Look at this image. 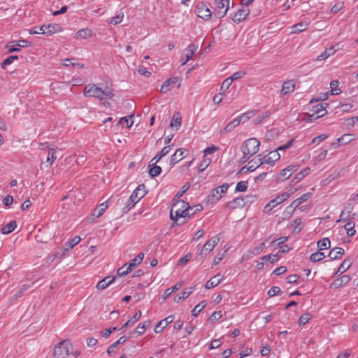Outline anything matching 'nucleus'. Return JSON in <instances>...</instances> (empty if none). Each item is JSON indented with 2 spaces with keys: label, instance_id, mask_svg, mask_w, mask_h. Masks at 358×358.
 <instances>
[{
  "label": "nucleus",
  "instance_id": "f257e3e1",
  "mask_svg": "<svg viewBox=\"0 0 358 358\" xmlns=\"http://www.w3.org/2000/svg\"><path fill=\"white\" fill-rule=\"evenodd\" d=\"M111 90L106 89L105 90L97 87L96 85H87L85 87L84 96L86 97H95L99 100L111 99L113 96Z\"/></svg>",
  "mask_w": 358,
  "mask_h": 358
},
{
  "label": "nucleus",
  "instance_id": "f03ea898",
  "mask_svg": "<svg viewBox=\"0 0 358 358\" xmlns=\"http://www.w3.org/2000/svg\"><path fill=\"white\" fill-rule=\"evenodd\" d=\"M145 185L143 184L139 185L136 189L131 193L130 197L127 199L125 206L122 208V213H127L135 204L137 203L145 195Z\"/></svg>",
  "mask_w": 358,
  "mask_h": 358
},
{
  "label": "nucleus",
  "instance_id": "7ed1b4c3",
  "mask_svg": "<svg viewBox=\"0 0 358 358\" xmlns=\"http://www.w3.org/2000/svg\"><path fill=\"white\" fill-rule=\"evenodd\" d=\"M260 143L255 138H250L245 140L241 146V150L243 154L252 157L258 152Z\"/></svg>",
  "mask_w": 358,
  "mask_h": 358
},
{
  "label": "nucleus",
  "instance_id": "20e7f679",
  "mask_svg": "<svg viewBox=\"0 0 358 358\" xmlns=\"http://www.w3.org/2000/svg\"><path fill=\"white\" fill-rule=\"evenodd\" d=\"M186 206H188V203L185 202L183 200H178L174 203L171 208L170 218L178 222L181 217L185 216V211L187 208H185Z\"/></svg>",
  "mask_w": 358,
  "mask_h": 358
},
{
  "label": "nucleus",
  "instance_id": "39448f33",
  "mask_svg": "<svg viewBox=\"0 0 358 358\" xmlns=\"http://www.w3.org/2000/svg\"><path fill=\"white\" fill-rule=\"evenodd\" d=\"M72 344L69 340L59 342L54 348L53 356L55 358H66L69 355L70 348Z\"/></svg>",
  "mask_w": 358,
  "mask_h": 358
},
{
  "label": "nucleus",
  "instance_id": "423d86ee",
  "mask_svg": "<svg viewBox=\"0 0 358 358\" xmlns=\"http://www.w3.org/2000/svg\"><path fill=\"white\" fill-rule=\"evenodd\" d=\"M229 3L230 0H216L215 15L218 18L223 17L227 13Z\"/></svg>",
  "mask_w": 358,
  "mask_h": 358
},
{
  "label": "nucleus",
  "instance_id": "0eeeda50",
  "mask_svg": "<svg viewBox=\"0 0 358 358\" xmlns=\"http://www.w3.org/2000/svg\"><path fill=\"white\" fill-rule=\"evenodd\" d=\"M299 169V165L297 164H290L285 169H282L277 176L276 181L278 182L284 181L285 180L289 178L291 175L296 171Z\"/></svg>",
  "mask_w": 358,
  "mask_h": 358
},
{
  "label": "nucleus",
  "instance_id": "6e6552de",
  "mask_svg": "<svg viewBox=\"0 0 358 358\" xmlns=\"http://www.w3.org/2000/svg\"><path fill=\"white\" fill-rule=\"evenodd\" d=\"M219 241H220L219 234L213 237L211 239H210L208 242H206L204 244L202 249L201 250L199 255L201 256V255H203V254H204L205 255H208L210 252H211L214 249V248L218 243Z\"/></svg>",
  "mask_w": 358,
  "mask_h": 358
},
{
  "label": "nucleus",
  "instance_id": "1a4fd4ad",
  "mask_svg": "<svg viewBox=\"0 0 358 358\" xmlns=\"http://www.w3.org/2000/svg\"><path fill=\"white\" fill-rule=\"evenodd\" d=\"M189 155V150L185 148L178 149L173 155H171L170 164L173 166L176 163L181 161Z\"/></svg>",
  "mask_w": 358,
  "mask_h": 358
},
{
  "label": "nucleus",
  "instance_id": "9d476101",
  "mask_svg": "<svg viewBox=\"0 0 358 358\" xmlns=\"http://www.w3.org/2000/svg\"><path fill=\"white\" fill-rule=\"evenodd\" d=\"M196 15L205 20H208L211 17V11L210 9L203 3L198 4L195 9Z\"/></svg>",
  "mask_w": 358,
  "mask_h": 358
},
{
  "label": "nucleus",
  "instance_id": "9b49d317",
  "mask_svg": "<svg viewBox=\"0 0 358 358\" xmlns=\"http://www.w3.org/2000/svg\"><path fill=\"white\" fill-rule=\"evenodd\" d=\"M61 27L58 24H50L48 25H43L39 27V30L41 31L43 34L51 36L57 32L60 31Z\"/></svg>",
  "mask_w": 358,
  "mask_h": 358
},
{
  "label": "nucleus",
  "instance_id": "f8f14e48",
  "mask_svg": "<svg viewBox=\"0 0 358 358\" xmlns=\"http://www.w3.org/2000/svg\"><path fill=\"white\" fill-rule=\"evenodd\" d=\"M311 196L310 192H307L302 194L299 198L293 201L292 203L287 207L288 213H292L301 203L306 201Z\"/></svg>",
  "mask_w": 358,
  "mask_h": 358
},
{
  "label": "nucleus",
  "instance_id": "ddd939ff",
  "mask_svg": "<svg viewBox=\"0 0 358 358\" xmlns=\"http://www.w3.org/2000/svg\"><path fill=\"white\" fill-rule=\"evenodd\" d=\"M261 155H259L257 157L253 158L250 160L247 166H243L241 171H243L245 169L247 171L252 172L256 170L262 164H263L262 159L260 157Z\"/></svg>",
  "mask_w": 358,
  "mask_h": 358
},
{
  "label": "nucleus",
  "instance_id": "4468645a",
  "mask_svg": "<svg viewBox=\"0 0 358 358\" xmlns=\"http://www.w3.org/2000/svg\"><path fill=\"white\" fill-rule=\"evenodd\" d=\"M280 155L278 152L273 150L271 151L268 155H264L262 159L263 164L273 166L274 164L280 159Z\"/></svg>",
  "mask_w": 358,
  "mask_h": 358
},
{
  "label": "nucleus",
  "instance_id": "2eb2a0df",
  "mask_svg": "<svg viewBox=\"0 0 358 358\" xmlns=\"http://www.w3.org/2000/svg\"><path fill=\"white\" fill-rule=\"evenodd\" d=\"M249 15V10L247 8H240L234 15L232 16L231 20L234 22L238 24L245 20Z\"/></svg>",
  "mask_w": 358,
  "mask_h": 358
},
{
  "label": "nucleus",
  "instance_id": "dca6fc26",
  "mask_svg": "<svg viewBox=\"0 0 358 358\" xmlns=\"http://www.w3.org/2000/svg\"><path fill=\"white\" fill-rule=\"evenodd\" d=\"M350 279L351 278L348 275H342L341 277L334 280L331 284L330 287L334 289L341 287L342 286L347 285L350 282Z\"/></svg>",
  "mask_w": 358,
  "mask_h": 358
},
{
  "label": "nucleus",
  "instance_id": "f3484780",
  "mask_svg": "<svg viewBox=\"0 0 358 358\" xmlns=\"http://www.w3.org/2000/svg\"><path fill=\"white\" fill-rule=\"evenodd\" d=\"M174 315H169L165 319L159 321L155 327V333H159L163 329L166 328L169 324H171L174 320Z\"/></svg>",
  "mask_w": 358,
  "mask_h": 358
},
{
  "label": "nucleus",
  "instance_id": "a211bd4d",
  "mask_svg": "<svg viewBox=\"0 0 358 358\" xmlns=\"http://www.w3.org/2000/svg\"><path fill=\"white\" fill-rule=\"evenodd\" d=\"M179 83V79L177 77H172L167 79L161 87V92L163 94H166L169 91L171 90L170 86L171 85H175Z\"/></svg>",
  "mask_w": 358,
  "mask_h": 358
},
{
  "label": "nucleus",
  "instance_id": "6ab92c4d",
  "mask_svg": "<svg viewBox=\"0 0 358 358\" xmlns=\"http://www.w3.org/2000/svg\"><path fill=\"white\" fill-rule=\"evenodd\" d=\"M171 149V145H168L164 147L160 152H159L151 160L150 163H152V165L156 164L164 156H166L167 154L169 153L170 150Z\"/></svg>",
  "mask_w": 358,
  "mask_h": 358
},
{
  "label": "nucleus",
  "instance_id": "aec40b11",
  "mask_svg": "<svg viewBox=\"0 0 358 358\" xmlns=\"http://www.w3.org/2000/svg\"><path fill=\"white\" fill-rule=\"evenodd\" d=\"M115 278H116L115 276H113V277H110V276L105 277L104 278H103L101 280H100L97 283V285H96L97 289H106L108 286H109L110 284H112L115 281Z\"/></svg>",
  "mask_w": 358,
  "mask_h": 358
},
{
  "label": "nucleus",
  "instance_id": "412c9836",
  "mask_svg": "<svg viewBox=\"0 0 358 358\" xmlns=\"http://www.w3.org/2000/svg\"><path fill=\"white\" fill-rule=\"evenodd\" d=\"M294 89H295V85H294L293 80L285 81L282 84L281 94L282 95L290 94L294 91Z\"/></svg>",
  "mask_w": 358,
  "mask_h": 358
},
{
  "label": "nucleus",
  "instance_id": "4be33fe9",
  "mask_svg": "<svg viewBox=\"0 0 358 358\" xmlns=\"http://www.w3.org/2000/svg\"><path fill=\"white\" fill-rule=\"evenodd\" d=\"M141 311H137L134 316H132L127 321V322L120 329V330H124L127 327L134 325L141 317Z\"/></svg>",
  "mask_w": 358,
  "mask_h": 358
},
{
  "label": "nucleus",
  "instance_id": "5701e85b",
  "mask_svg": "<svg viewBox=\"0 0 358 358\" xmlns=\"http://www.w3.org/2000/svg\"><path fill=\"white\" fill-rule=\"evenodd\" d=\"M221 198V195H220V191L218 189L215 188L212 190L211 193L208 196L206 199L207 203H215Z\"/></svg>",
  "mask_w": 358,
  "mask_h": 358
},
{
  "label": "nucleus",
  "instance_id": "b1692460",
  "mask_svg": "<svg viewBox=\"0 0 358 358\" xmlns=\"http://www.w3.org/2000/svg\"><path fill=\"white\" fill-rule=\"evenodd\" d=\"M344 254V250L340 247H336L330 250L329 257L331 260H335L340 258Z\"/></svg>",
  "mask_w": 358,
  "mask_h": 358
},
{
  "label": "nucleus",
  "instance_id": "393cba45",
  "mask_svg": "<svg viewBox=\"0 0 358 358\" xmlns=\"http://www.w3.org/2000/svg\"><path fill=\"white\" fill-rule=\"evenodd\" d=\"M310 169L309 167H306L297 173L294 178L292 180V182L294 184H296L300 180H301L305 176L310 173Z\"/></svg>",
  "mask_w": 358,
  "mask_h": 358
},
{
  "label": "nucleus",
  "instance_id": "a878e982",
  "mask_svg": "<svg viewBox=\"0 0 358 358\" xmlns=\"http://www.w3.org/2000/svg\"><path fill=\"white\" fill-rule=\"evenodd\" d=\"M144 257V254L142 252H140L135 258L131 260V262L128 264V269L129 271H132L134 268L139 265Z\"/></svg>",
  "mask_w": 358,
  "mask_h": 358
},
{
  "label": "nucleus",
  "instance_id": "bb28decb",
  "mask_svg": "<svg viewBox=\"0 0 358 358\" xmlns=\"http://www.w3.org/2000/svg\"><path fill=\"white\" fill-rule=\"evenodd\" d=\"M81 238L79 236H75L73 238H71L67 242H66L63 246L64 251H68L73 248L75 245H76L80 241Z\"/></svg>",
  "mask_w": 358,
  "mask_h": 358
},
{
  "label": "nucleus",
  "instance_id": "cd10ccee",
  "mask_svg": "<svg viewBox=\"0 0 358 358\" xmlns=\"http://www.w3.org/2000/svg\"><path fill=\"white\" fill-rule=\"evenodd\" d=\"M197 50V46L194 44H190L185 50V57L186 60L182 63V64H186L194 55L195 52Z\"/></svg>",
  "mask_w": 358,
  "mask_h": 358
},
{
  "label": "nucleus",
  "instance_id": "c85d7f7f",
  "mask_svg": "<svg viewBox=\"0 0 358 358\" xmlns=\"http://www.w3.org/2000/svg\"><path fill=\"white\" fill-rule=\"evenodd\" d=\"M17 227V223L15 220L10 221L9 223L3 226L1 231L3 234H8L13 231Z\"/></svg>",
  "mask_w": 358,
  "mask_h": 358
},
{
  "label": "nucleus",
  "instance_id": "c756f323",
  "mask_svg": "<svg viewBox=\"0 0 358 358\" xmlns=\"http://www.w3.org/2000/svg\"><path fill=\"white\" fill-rule=\"evenodd\" d=\"M192 292L193 290L192 287L185 289V290L182 291L181 293H180L179 294H178V296L175 297L174 301L176 303H179L181 300L187 299Z\"/></svg>",
  "mask_w": 358,
  "mask_h": 358
},
{
  "label": "nucleus",
  "instance_id": "7c9ffc66",
  "mask_svg": "<svg viewBox=\"0 0 358 358\" xmlns=\"http://www.w3.org/2000/svg\"><path fill=\"white\" fill-rule=\"evenodd\" d=\"M312 111H315L317 115L315 119L323 117L327 113L325 108L320 103L313 106Z\"/></svg>",
  "mask_w": 358,
  "mask_h": 358
},
{
  "label": "nucleus",
  "instance_id": "2f4dec72",
  "mask_svg": "<svg viewBox=\"0 0 358 358\" xmlns=\"http://www.w3.org/2000/svg\"><path fill=\"white\" fill-rule=\"evenodd\" d=\"M132 116L133 115H130L129 117H123L120 118L117 125H120L122 127L130 128L134 124V122L130 120Z\"/></svg>",
  "mask_w": 358,
  "mask_h": 358
},
{
  "label": "nucleus",
  "instance_id": "473e14b6",
  "mask_svg": "<svg viewBox=\"0 0 358 358\" xmlns=\"http://www.w3.org/2000/svg\"><path fill=\"white\" fill-rule=\"evenodd\" d=\"M222 278H217L216 276L212 277L205 285L206 289H211L217 286L221 282Z\"/></svg>",
  "mask_w": 358,
  "mask_h": 358
},
{
  "label": "nucleus",
  "instance_id": "72a5a7b5",
  "mask_svg": "<svg viewBox=\"0 0 358 358\" xmlns=\"http://www.w3.org/2000/svg\"><path fill=\"white\" fill-rule=\"evenodd\" d=\"M292 194V192H283L280 195L275 197L274 199L271 200V203H275V204H280L285 201V200H287L288 198H289Z\"/></svg>",
  "mask_w": 358,
  "mask_h": 358
},
{
  "label": "nucleus",
  "instance_id": "f704fd0d",
  "mask_svg": "<svg viewBox=\"0 0 358 358\" xmlns=\"http://www.w3.org/2000/svg\"><path fill=\"white\" fill-rule=\"evenodd\" d=\"M150 167L149 170V174L150 177L154 178L158 176L162 172V168L156 164L152 165V163H149Z\"/></svg>",
  "mask_w": 358,
  "mask_h": 358
},
{
  "label": "nucleus",
  "instance_id": "c9c22d12",
  "mask_svg": "<svg viewBox=\"0 0 358 358\" xmlns=\"http://www.w3.org/2000/svg\"><path fill=\"white\" fill-rule=\"evenodd\" d=\"M344 229L346 230L348 236H353L356 234L355 229V222L348 221L345 225Z\"/></svg>",
  "mask_w": 358,
  "mask_h": 358
},
{
  "label": "nucleus",
  "instance_id": "e433bc0d",
  "mask_svg": "<svg viewBox=\"0 0 358 358\" xmlns=\"http://www.w3.org/2000/svg\"><path fill=\"white\" fill-rule=\"evenodd\" d=\"M127 337L124 336L120 337L116 342H115L108 347L107 350V354L110 355L113 352V349L117 348V345L124 344L127 341Z\"/></svg>",
  "mask_w": 358,
  "mask_h": 358
},
{
  "label": "nucleus",
  "instance_id": "4c0bfd02",
  "mask_svg": "<svg viewBox=\"0 0 358 358\" xmlns=\"http://www.w3.org/2000/svg\"><path fill=\"white\" fill-rule=\"evenodd\" d=\"M92 30L86 28V29H82L77 31L76 33V37L86 39L92 36Z\"/></svg>",
  "mask_w": 358,
  "mask_h": 358
},
{
  "label": "nucleus",
  "instance_id": "58836bf2",
  "mask_svg": "<svg viewBox=\"0 0 358 358\" xmlns=\"http://www.w3.org/2000/svg\"><path fill=\"white\" fill-rule=\"evenodd\" d=\"M352 262L348 259H345L342 264L340 265L339 268H338L337 271L336 272V274H342L345 271H347L351 266Z\"/></svg>",
  "mask_w": 358,
  "mask_h": 358
},
{
  "label": "nucleus",
  "instance_id": "ea45409f",
  "mask_svg": "<svg viewBox=\"0 0 358 358\" xmlns=\"http://www.w3.org/2000/svg\"><path fill=\"white\" fill-rule=\"evenodd\" d=\"M207 303L205 301L200 302L192 310V315L196 317L199 313L206 306Z\"/></svg>",
  "mask_w": 358,
  "mask_h": 358
},
{
  "label": "nucleus",
  "instance_id": "a19ab883",
  "mask_svg": "<svg viewBox=\"0 0 358 358\" xmlns=\"http://www.w3.org/2000/svg\"><path fill=\"white\" fill-rule=\"evenodd\" d=\"M317 247L320 250H326L330 248V241L328 238H324L320 239L317 242Z\"/></svg>",
  "mask_w": 358,
  "mask_h": 358
},
{
  "label": "nucleus",
  "instance_id": "79ce46f5",
  "mask_svg": "<svg viewBox=\"0 0 358 358\" xmlns=\"http://www.w3.org/2000/svg\"><path fill=\"white\" fill-rule=\"evenodd\" d=\"M240 123V120L236 117L224 127V131L227 133L231 132L235 127L239 125Z\"/></svg>",
  "mask_w": 358,
  "mask_h": 358
},
{
  "label": "nucleus",
  "instance_id": "37998d69",
  "mask_svg": "<svg viewBox=\"0 0 358 358\" xmlns=\"http://www.w3.org/2000/svg\"><path fill=\"white\" fill-rule=\"evenodd\" d=\"M308 24L305 22H299L293 27V33H300L307 29Z\"/></svg>",
  "mask_w": 358,
  "mask_h": 358
},
{
  "label": "nucleus",
  "instance_id": "c03bdc74",
  "mask_svg": "<svg viewBox=\"0 0 358 358\" xmlns=\"http://www.w3.org/2000/svg\"><path fill=\"white\" fill-rule=\"evenodd\" d=\"M56 151L54 149H50L48 150V157H47V163L49 164V166H51L54 162V161L57 159V156H56Z\"/></svg>",
  "mask_w": 358,
  "mask_h": 358
},
{
  "label": "nucleus",
  "instance_id": "a18cd8bd",
  "mask_svg": "<svg viewBox=\"0 0 358 358\" xmlns=\"http://www.w3.org/2000/svg\"><path fill=\"white\" fill-rule=\"evenodd\" d=\"M324 254L322 252H315V253H313L310 256V261L312 262H320L321 261L322 259H323L324 258Z\"/></svg>",
  "mask_w": 358,
  "mask_h": 358
},
{
  "label": "nucleus",
  "instance_id": "49530a36",
  "mask_svg": "<svg viewBox=\"0 0 358 358\" xmlns=\"http://www.w3.org/2000/svg\"><path fill=\"white\" fill-rule=\"evenodd\" d=\"M313 317V315L308 313L301 315L299 319L298 323L299 325H304L309 322Z\"/></svg>",
  "mask_w": 358,
  "mask_h": 358
},
{
  "label": "nucleus",
  "instance_id": "de8ad7c7",
  "mask_svg": "<svg viewBox=\"0 0 358 358\" xmlns=\"http://www.w3.org/2000/svg\"><path fill=\"white\" fill-rule=\"evenodd\" d=\"M271 113L269 110L264 111L262 115H258L255 118V124H260L264 119L268 117L271 115Z\"/></svg>",
  "mask_w": 358,
  "mask_h": 358
},
{
  "label": "nucleus",
  "instance_id": "09e8293b",
  "mask_svg": "<svg viewBox=\"0 0 358 358\" xmlns=\"http://www.w3.org/2000/svg\"><path fill=\"white\" fill-rule=\"evenodd\" d=\"M18 59V57L16 55H10L8 57H7L6 59H4L1 64V66L2 69H6V66L7 65H9L13 62L14 60Z\"/></svg>",
  "mask_w": 358,
  "mask_h": 358
},
{
  "label": "nucleus",
  "instance_id": "8fccbe9b",
  "mask_svg": "<svg viewBox=\"0 0 358 358\" xmlns=\"http://www.w3.org/2000/svg\"><path fill=\"white\" fill-rule=\"evenodd\" d=\"M254 113L252 111H249L241 114L240 116L237 117V119L240 120V122L244 123L250 117H252Z\"/></svg>",
  "mask_w": 358,
  "mask_h": 358
},
{
  "label": "nucleus",
  "instance_id": "3c124183",
  "mask_svg": "<svg viewBox=\"0 0 358 358\" xmlns=\"http://www.w3.org/2000/svg\"><path fill=\"white\" fill-rule=\"evenodd\" d=\"M10 43L14 44V45H15V46L22 47V48L29 47L31 45V43L28 41H26V40H21V41H13L10 42Z\"/></svg>",
  "mask_w": 358,
  "mask_h": 358
},
{
  "label": "nucleus",
  "instance_id": "603ef678",
  "mask_svg": "<svg viewBox=\"0 0 358 358\" xmlns=\"http://www.w3.org/2000/svg\"><path fill=\"white\" fill-rule=\"evenodd\" d=\"M339 82L338 80H332L330 83V87L331 88V94H338L341 92L340 89H337L338 86Z\"/></svg>",
  "mask_w": 358,
  "mask_h": 358
},
{
  "label": "nucleus",
  "instance_id": "864d4df0",
  "mask_svg": "<svg viewBox=\"0 0 358 358\" xmlns=\"http://www.w3.org/2000/svg\"><path fill=\"white\" fill-rule=\"evenodd\" d=\"M248 189V182L241 181L238 182L236 186V192H245Z\"/></svg>",
  "mask_w": 358,
  "mask_h": 358
},
{
  "label": "nucleus",
  "instance_id": "5fc2aeb1",
  "mask_svg": "<svg viewBox=\"0 0 358 358\" xmlns=\"http://www.w3.org/2000/svg\"><path fill=\"white\" fill-rule=\"evenodd\" d=\"M211 162V159H203L199 166H198V170L199 172H202L210 164V163Z\"/></svg>",
  "mask_w": 358,
  "mask_h": 358
},
{
  "label": "nucleus",
  "instance_id": "6e6d98bb",
  "mask_svg": "<svg viewBox=\"0 0 358 358\" xmlns=\"http://www.w3.org/2000/svg\"><path fill=\"white\" fill-rule=\"evenodd\" d=\"M278 253H276L275 255H265L262 257V259L264 261H268L271 263H275L279 259Z\"/></svg>",
  "mask_w": 358,
  "mask_h": 358
},
{
  "label": "nucleus",
  "instance_id": "4d7b16f0",
  "mask_svg": "<svg viewBox=\"0 0 358 358\" xmlns=\"http://www.w3.org/2000/svg\"><path fill=\"white\" fill-rule=\"evenodd\" d=\"M333 49H334V48L331 47L329 50L330 51L329 52H328L327 50H326L324 52L321 53L319 56H317V59L319 61L326 59L327 57H329L331 54H333L334 52V50H333Z\"/></svg>",
  "mask_w": 358,
  "mask_h": 358
},
{
  "label": "nucleus",
  "instance_id": "13d9d810",
  "mask_svg": "<svg viewBox=\"0 0 358 358\" xmlns=\"http://www.w3.org/2000/svg\"><path fill=\"white\" fill-rule=\"evenodd\" d=\"M350 210H347V209H344L343 210H342V212L341 213V215H340V219L339 220L337 221L339 222V221H345V220H350Z\"/></svg>",
  "mask_w": 358,
  "mask_h": 358
},
{
  "label": "nucleus",
  "instance_id": "bf43d9fd",
  "mask_svg": "<svg viewBox=\"0 0 358 358\" xmlns=\"http://www.w3.org/2000/svg\"><path fill=\"white\" fill-rule=\"evenodd\" d=\"M243 197H237V198L233 199L232 201L229 202V203L227 204V206L235 208L236 206H233V204H237L238 206H243Z\"/></svg>",
  "mask_w": 358,
  "mask_h": 358
},
{
  "label": "nucleus",
  "instance_id": "052dcab7",
  "mask_svg": "<svg viewBox=\"0 0 358 358\" xmlns=\"http://www.w3.org/2000/svg\"><path fill=\"white\" fill-rule=\"evenodd\" d=\"M99 207H100L99 209L95 208L94 210V213H93L94 216L95 215V213L97 211L96 217H100L104 213V211L107 208L108 206H107L106 203L104 202V203H102Z\"/></svg>",
  "mask_w": 358,
  "mask_h": 358
},
{
  "label": "nucleus",
  "instance_id": "680f3d73",
  "mask_svg": "<svg viewBox=\"0 0 358 358\" xmlns=\"http://www.w3.org/2000/svg\"><path fill=\"white\" fill-rule=\"evenodd\" d=\"M281 293V289L279 287L273 286L267 292V294L270 297H273L277 294H280Z\"/></svg>",
  "mask_w": 358,
  "mask_h": 358
},
{
  "label": "nucleus",
  "instance_id": "e2e57ef3",
  "mask_svg": "<svg viewBox=\"0 0 358 358\" xmlns=\"http://www.w3.org/2000/svg\"><path fill=\"white\" fill-rule=\"evenodd\" d=\"M351 134H344L341 138H338V142L339 144H346L350 142L352 139L351 138Z\"/></svg>",
  "mask_w": 358,
  "mask_h": 358
},
{
  "label": "nucleus",
  "instance_id": "0e129e2a",
  "mask_svg": "<svg viewBox=\"0 0 358 358\" xmlns=\"http://www.w3.org/2000/svg\"><path fill=\"white\" fill-rule=\"evenodd\" d=\"M175 116L176 114H174L172 117L170 127H176V129H178L181 124V119L180 117H175Z\"/></svg>",
  "mask_w": 358,
  "mask_h": 358
},
{
  "label": "nucleus",
  "instance_id": "69168bd1",
  "mask_svg": "<svg viewBox=\"0 0 358 358\" xmlns=\"http://www.w3.org/2000/svg\"><path fill=\"white\" fill-rule=\"evenodd\" d=\"M127 264H125L122 266L120 267L117 271V273L119 276H125L127 275L131 271H129L128 266L125 268Z\"/></svg>",
  "mask_w": 358,
  "mask_h": 358
},
{
  "label": "nucleus",
  "instance_id": "338daca9",
  "mask_svg": "<svg viewBox=\"0 0 358 358\" xmlns=\"http://www.w3.org/2000/svg\"><path fill=\"white\" fill-rule=\"evenodd\" d=\"M294 142V138H292L290 140H289L286 144L283 145H281V146H279L276 150L275 151L278 152L279 150L280 151H282V150H285L287 149H289L292 147L293 143Z\"/></svg>",
  "mask_w": 358,
  "mask_h": 358
},
{
  "label": "nucleus",
  "instance_id": "774afa93",
  "mask_svg": "<svg viewBox=\"0 0 358 358\" xmlns=\"http://www.w3.org/2000/svg\"><path fill=\"white\" fill-rule=\"evenodd\" d=\"M246 73L243 71H236V73H233L231 77L229 78L232 81L243 78Z\"/></svg>",
  "mask_w": 358,
  "mask_h": 358
}]
</instances>
